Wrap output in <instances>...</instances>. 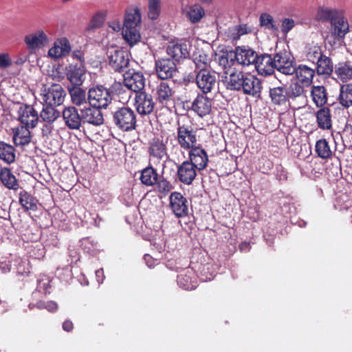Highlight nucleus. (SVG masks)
Listing matches in <instances>:
<instances>
[{"instance_id":"obj_56","label":"nucleus","mask_w":352,"mask_h":352,"mask_svg":"<svg viewBox=\"0 0 352 352\" xmlns=\"http://www.w3.org/2000/svg\"><path fill=\"white\" fill-rule=\"evenodd\" d=\"M110 96L113 99L114 96H120L126 92L128 89L126 83H121L120 82H114L109 88H107Z\"/></svg>"},{"instance_id":"obj_54","label":"nucleus","mask_w":352,"mask_h":352,"mask_svg":"<svg viewBox=\"0 0 352 352\" xmlns=\"http://www.w3.org/2000/svg\"><path fill=\"white\" fill-rule=\"evenodd\" d=\"M195 54H199L194 58V63L195 65L194 73H197L198 71L203 68L204 69H209L207 65L206 54L203 50H198Z\"/></svg>"},{"instance_id":"obj_18","label":"nucleus","mask_w":352,"mask_h":352,"mask_svg":"<svg viewBox=\"0 0 352 352\" xmlns=\"http://www.w3.org/2000/svg\"><path fill=\"white\" fill-rule=\"evenodd\" d=\"M39 117L37 111L31 105L21 107L19 110V120L25 125L24 127L34 128L38 121Z\"/></svg>"},{"instance_id":"obj_13","label":"nucleus","mask_w":352,"mask_h":352,"mask_svg":"<svg viewBox=\"0 0 352 352\" xmlns=\"http://www.w3.org/2000/svg\"><path fill=\"white\" fill-rule=\"evenodd\" d=\"M190 47L186 42L171 43L167 47L166 52L171 60L179 63L190 56Z\"/></svg>"},{"instance_id":"obj_3","label":"nucleus","mask_w":352,"mask_h":352,"mask_svg":"<svg viewBox=\"0 0 352 352\" xmlns=\"http://www.w3.org/2000/svg\"><path fill=\"white\" fill-rule=\"evenodd\" d=\"M87 101L90 105L107 109L111 104L112 98L107 87L103 85H96L89 89Z\"/></svg>"},{"instance_id":"obj_61","label":"nucleus","mask_w":352,"mask_h":352,"mask_svg":"<svg viewBox=\"0 0 352 352\" xmlns=\"http://www.w3.org/2000/svg\"><path fill=\"white\" fill-rule=\"evenodd\" d=\"M157 188L159 192L166 195L171 190L173 186L166 179H162L157 182Z\"/></svg>"},{"instance_id":"obj_29","label":"nucleus","mask_w":352,"mask_h":352,"mask_svg":"<svg viewBox=\"0 0 352 352\" xmlns=\"http://www.w3.org/2000/svg\"><path fill=\"white\" fill-rule=\"evenodd\" d=\"M269 95L272 102L275 105L286 106L287 104H289L286 86L285 85L270 88Z\"/></svg>"},{"instance_id":"obj_60","label":"nucleus","mask_w":352,"mask_h":352,"mask_svg":"<svg viewBox=\"0 0 352 352\" xmlns=\"http://www.w3.org/2000/svg\"><path fill=\"white\" fill-rule=\"evenodd\" d=\"M14 258V256L12 255H10V257L0 258V271L2 273L6 274L12 270Z\"/></svg>"},{"instance_id":"obj_30","label":"nucleus","mask_w":352,"mask_h":352,"mask_svg":"<svg viewBox=\"0 0 352 352\" xmlns=\"http://www.w3.org/2000/svg\"><path fill=\"white\" fill-rule=\"evenodd\" d=\"M141 23V13L138 8H129L126 10L124 27H138Z\"/></svg>"},{"instance_id":"obj_26","label":"nucleus","mask_w":352,"mask_h":352,"mask_svg":"<svg viewBox=\"0 0 352 352\" xmlns=\"http://www.w3.org/2000/svg\"><path fill=\"white\" fill-rule=\"evenodd\" d=\"M25 43L30 50H35L43 47L48 41L46 34L43 30H38L25 36Z\"/></svg>"},{"instance_id":"obj_17","label":"nucleus","mask_w":352,"mask_h":352,"mask_svg":"<svg viewBox=\"0 0 352 352\" xmlns=\"http://www.w3.org/2000/svg\"><path fill=\"white\" fill-rule=\"evenodd\" d=\"M188 160L198 170H202L207 166L208 157L206 151L199 144L189 150Z\"/></svg>"},{"instance_id":"obj_38","label":"nucleus","mask_w":352,"mask_h":352,"mask_svg":"<svg viewBox=\"0 0 352 352\" xmlns=\"http://www.w3.org/2000/svg\"><path fill=\"white\" fill-rule=\"evenodd\" d=\"M315 64H316V67L314 69L319 76H329L333 71V65L331 58L325 55Z\"/></svg>"},{"instance_id":"obj_64","label":"nucleus","mask_w":352,"mask_h":352,"mask_svg":"<svg viewBox=\"0 0 352 352\" xmlns=\"http://www.w3.org/2000/svg\"><path fill=\"white\" fill-rule=\"evenodd\" d=\"M60 48V52L63 54V56L68 54L71 51V45L67 38H62L58 40L57 43H55Z\"/></svg>"},{"instance_id":"obj_44","label":"nucleus","mask_w":352,"mask_h":352,"mask_svg":"<svg viewBox=\"0 0 352 352\" xmlns=\"http://www.w3.org/2000/svg\"><path fill=\"white\" fill-rule=\"evenodd\" d=\"M199 278L203 282L212 280L216 274L215 269L212 263L201 264L197 268Z\"/></svg>"},{"instance_id":"obj_52","label":"nucleus","mask_w":352,"mask_h":352,"mask_svg":"<svg viewBox=\"0 0 352 352\" xmlns=\"http://www.w3.org/2000/svg\"><path fill=\"white\" fill-rule=\"evenodd\" d=\"M259 57L260 56L252 49L243 47V66L253 65L255 67Z\"/></svg>"},{"instance_id":"obj_20","label":"nucleus","mask_w":352,"mask_h":352,"mask_svg":"<svg viewBox=\"0 0 352 352\" xmlns=\"http://www.w3.org/2000/svg\"><path fill=\"white\" fill-rule=\"evenodd\" d=\"M197 168L188 160L177 166V175L179 182L190 185L197 176Z\"/></svg>"},{"instance_id":"obj_37","label":"nucleus","mask_w":352,"mask_h":352,"mask_svg":"<svg viewBox=\"0 0 352 352\" xmlns=\"http://www.w3.org/2000/svg\"><path fill=\"white\" fill-rule=\"evenodd\" d=\"M30 128L21 126L14 131L13 140L16 146H26L31 142L32 137L31 133L29 130Z\"/></svg>"},{"instance_id":"obj_48","label":"nucleus","mask_w":352,"mask_h":352,"mask_svg":"<svg viewBox=\"0 0 352 352\" xmlns=\"http://www.w3.org/2000/svg\"><path fill=\"white\" fill-rule=\"evenodd\" d=\"M26 249L29 256L34 259H41L44 257L45 254V247L41 243L36 242L29 244Z\"/></svg>"},{"instance_id":"obj_35","label":"nucleus","mask_w":352,"mask_h":352,"mask_svg":"<svg viewBox=\"0 0 352 352\" xmlns=\"http://www.w3.org/2000/svg\"><path fill=\"white\" fill-rule=\"evenodd\" d=\"M311 96L313 102L318 107H321L327 103V93L324 86H313L311 87Z\"/></svg>"},{"instance_id":"obj_25","label":"nucleus","mask_w":352,"mask_h":352,"mask_svg":"<svg viewBox=\"0 0 352 352\" xmlns=\"http://www.w3.org/2000/svg\"><path fill=\"white\" fill-rule=\"evenodd\" d=\"M331 31L333 36L337 39L343 38L349 32V23L343 16L342 12L331 23Z\"/></svg>"},{"instance_id":"obj_51","label":"nucleus","mask_w":352,"mask_h":352,"mask_svg":"<svg viewBox=\"0 0 352 352\" xmlns=\"http://www.w3.org/2000/svg\"><path fill=\"white\" fill-rule=\"evenodd\" d=\"M324 56L321 47L317 45H311L307 48L306 57L309 62L315 64Z\"/></svg>"},{"instance_id":"obj_43","label":"nucleus","mask_w":352,"mask_h":352,"mask_svg":"<svg viewBox=\"0 0 352 352\" xmlns=\"http://www.w3.org/2000/svg\"><path fill=\"white\" fill-rule=\"evenodd\" d=\"M59 116L60 112L55 109V106L45 103L40 113V118L43 122L53 123Z\"/></svg>"},{"instance_id":"obj_16","label":"nucleus","mask_w":352,"mask_h":352,"mask_svg":"<svg viewBox=\"0 0 352 352\" xmlns=\"http://www.w3.org/2000/svg\"><path fill=\"white\" fill-rule=\"evenodd\" d=\"M170 208L177 217L188 214V208L186 199L179 192H173L169 197Z\"/></svg>"},{"instance_id":"obj_10","label":"nucleus","mask_w":352,"mask_h":352,"mask_svg":"<svg viewBox=\"0 0 352 352\" xmlns=\"http://www.w3.org/2000/svg\"><path fill=\"white\" fill-rule=\"evenodd\" d=\"M124 82L129 90L136 94L143 91L145 87V78L141 72H136L134 69H128L123 74Z\"/></svg>"},{"instance_id":"obj_34","label":"nucleus","mask_w":352,"mask_h":352,"mask_svg":"<svg viewBox=\"0 0 352 352\" xmlns=\"http://www.w3.org/2000/svg\"><path fill=\"white\" fill-rule=\"evenodd\" d=\"M19 201L25 211L37 210L38 200L25 190L20 191Z\"/></svg>"},{"instance_id":"obj_27","label":"nucleus","mask_w":352,"mask_h":352,"mask_svg":"<svg viewBox=\"0 0 352 352\" xmlns=\"http://www.w3.org/2000/svg\"><path fill=\"white\" fill-rule=\"evenodd\" d=\"M254 69L263 76L272 74L275 69L273 56L267 54L261 55Z\"/></svg>"},{"instance_id":"obj_50","label":"nucleus","mask_w":352,"mask_h":352,"mask_svg":"<svg viewBox=\"0 0 352 352\" xmlns=\"http://www.w3.org/2000/svg\"><path fill=\"white\" fill-rule=\"evenodd\" d=\"M204 15V9L199 4H195L190 6L187 12L188 19L193 23L199 22Z\"/></svg>"},{"instance_id":"obj_49","label":"nucleus","mask_w":352,"mask_h":352,"mask_svg":"<svg viewBox=\"0 0 352 352\" xmlns=\"http://www.w3.org/2000/svg\"><path fill=\"white\" fill-rule=\"evenodd\" d=\"M341 13V11L336 9L320 8L318 10L316 18L319 21L331 23Z\"/></svg>"},{"instance_id":"obj_11","label":"nucleus","mask_w":352,"mask_h":352,"mask_svg":"<svg viewBox=\"0 0 352 352\" xmlns=\"http://www.w3.org/2000/svg\"><path fill=\"white\" fill-rule=\"evenodd\" d=\"M101 108L90 105L89 103L80 109L82 113L83 124H89L93 126H100L104 123L103 114Z\"/></svg>"},{"instance_id":"obj_28","label":"nucleus","mask_w":352,"mask_h":352,"mask_svg":"<svg viewBox=\"0 0 352 352\" xmlns=\"http://www.w3.org/2000/svg\"><path fill=\"white\" fill-rule=\"evenodd\" d=\"M286 91L289 105L291 101L305 100L306 98L304 85L298 81H291L288 87L286 86Z\"/></svg>"},{"instance_id":"obj_36","label":"nucleus","mask_w":352,"mask_h":352,"mask_svg":"<svg viewBox=\"0 0 352 352\" xmlns=\"http://www.w3.org/2000/svg\"><path fill=\"white\" fill-rule=\"evenodd\" d=\"M338 100L344 108L352 106V84H344L340 86Z\"/></svg>"},{"instance_id":"obj_39","label":"nucleus","mask_w":352,"mask_h":352,"mask_svg":"<svg viewBox=\"0 0 352 352\" xmlns=\"http://www.w3.org/2000/svg\"><path fill=\"white\" fill-rule=\"evenodd\" d=\"M157 99L162 104H167L172 98L173 91L165 82H161L156 88Z\"/></svg>"},{"instance_id":"obj_15","label":"nucleus","mask_w":352,"mask_h":352,"mask_svg":"<svg viewBox=\"0 0 352 352\" xmlns=\"http://www.w3.org/2000/svg\"><path fill=\"white\" fill-rule=\"evenodd\" d=\"M65 125L72 130H78L82 126V113L74 106L64 108L62 112Z\"/></svg>"},{"instance_id":"obj_9","label":"nucleus","mask_w":352,"mask_h":352,"mask_svg":"<svg viewBox=\"0 0 352 352\" xmlns=\"http://www.w3.org/2000/svg\"><path fill=\"white\" fill-rule=\"evenodd\" d=\"M155 69L157 76L162 80L172 78L177 72L176 63L170 58L155 60Z\"/></svg>"},{"instance_id":"obj_58","label":"nucleus","mask_w":352,"mask_h":352,"mask_svg":"<svg viewBox=\"0 0 352 352\" xmlns=\"http://www.w3.org/2000/svg\"><path fill=\"white\" fill-rule=\"evenodd\" d=\"M81 246L85 252L91 254L98 250V242L89 237L83 239L81 241Z\"/></svg>"},{"instance_id":"obj_7","label":"nucleus","mask_w":352,"mask_h":352,"mask_svg":"<svg viewBox=\"0 0 352 352\" xmlns=\"http://www.w3.org/2000/svg\"><path fill=\"white\" fill-rule=\"evenodd\" d=\"M274 66L280 73L291 76L295 65L294 58L287 50H280L273 56Z\"/></svg>"},{"instance_id":"obj_53","label":"nucleus","mask_w":352,"mask_h":352,"mask_svg":"<svg viewBox=\"0 0 352 352\" xmlns=\"http://www.w3.org/2000/svg\"><path fill=\"white\" fill-rule=\"evenodd\" d=\"M148 17L151 20H155L160 16L161 12L160 0H148Z\"/></svg>"},{"instance_id":"obj_46","label":"nucleus","mask_w":352,"mask_h":352,"mask_svg":"<svg viewBox=\"0 0 352 352\" xmlns=\"http://www.w3.org/2000/svg\"><path fill=\"white\" fill-rule=\"evenodd\" d=\"M315 151L318 156L323 160L329 159L332 155L331 149L326 139H320L316 142Z\"/></svg>"},{"instance_id":"obj_63","label":"nucleus","mask_w":352,"mask_h":352,"mask_svg":"<svg viewBox=\"0 0 352 352\" xmlns=\"http://www.w3.org/2000/svg\"><path fill=\"white\" fill-rule=\"evenodd\" d=\"M105 20L104 14L102 13H96L94 14L90 21V26L92 28H98L101 27Z\"/></svg>"},{"instance_id":"obj_1","label":"nucleus","mask_w":352,"mask_h":352,"mask_svg":"<svg viewBox=\"0 0 352 352\" xmlns=\"http://www.w3.org/2000/svg\"><path fill=\"white\" fill-rule=\"evenodd\" d=\"M239 56H242V47L238 46L235 50H226L218 56L219 65L227 69L225 74L229 75L223 80L227 89L239 91L242 88V71L237 70L236 67L232 68V66L242 65Z\"/></svg>"},{"instance_id":"obj_59","label":"nucleus","mask_w":352,"mask_h":352,"mask_svg":"<svg viewBox=\"0 0 352 352\" xmlns=\"http://www.w3.org/2000/svg\"><path fill=\"white\" fill-rule=\"evenodd\" d=\"M51 280L48 276H41L37 280V290L45 294L50 293Z\"/></svg>"},{"instance_id":"obj_47","label":"nucleus","mask_w":352,"mask_h":352,"mask_svg":"<svg viewBox=\"0 0 352 352\" xmlns=\"http://www.w3.org/2000/svg\"><path fill=\"white\" fill-rule=\"evenodd\" d=\"M157 173L153 167H147L142 170L141 182L148 186H153L157 182Z\"/></svg>"},{"instance_id":"obj_22","label":"nucleus","mask_w":352,"mask_h":352,"mask_svg":"<svg viewBox=\"0 0 352 352\" xmlns=\"http://www.w3.org/2000/svg\"><path fill=\"white\" fill-rule=\"evenodd\" d=\"M243 94L255 98L260 97L261 83L258 78L250 73L243 75Z\"/></svg>"},{"instance_id":"obj_6","label":"nucleus","mask_w":352,"mask_h":352,"mask_svg":"<svg viewBox=\"0 0 352 352\" xmlns=\"http://www.w3.org/2000/svg\"><path fill=\"white\" fill-rule=\"evenodd\" d=\"M42 95L45 104L56 107L63 103L66 93L60 84L54 83L45 86L42 90Z\"/></svg>"},{"instance_id":"obj_33","label":"nucleus","mask_w":352,"mask_h":352,"mask_svg":"<svg viewBox=\"0 0 352 352\" xmlns=\"http://www.w3.org/2000/svg\"><path fill=\"white\" fill-rule=\"evenodd\" d=\"M335 74L342 81H347L352 78V62L345 61L337 64L335 67Z\"/></svg>"},{"instance_id":"obj_24","label":"nucleus","mask_w":352,"mask_h":352,"mask_svg":"<svg viewBox=\"0 0 352 352\" xmlns=\"http://www.w3.org/2000/svg\"><path fill=\"white\" fill-rule=\"evenodd\" d=\"M85 74V67L82 64H72L67 67V78L74 86H80L82 84Z\"/></svg>"},{"instance_id":"obj_14","label":"nucleus","mask_w":352,"mask_h":352,"mask_svg":"<svg viewBox=\"0 0 352 352\" xmlns=\"http://www.w3.org/2000/svg\"><path fill=\"white\" fill-rule=\"evenodd\" d=\"M295 74L296 81L299 82L304 86L309 87L313 82L316 75V69L305 64H300L294 67L292 75Z\"/></svg>"},{"instance_id":"obj_2","label":"nucleus","mask_w":352,"mask_h":352,"mask_svg":"<svg viewBox=\"0 0 352 352\" xmlns=\"http://www.w3.org/2000/svg\"><path fill=\"white\" fill-rule=\"evenodd\" d=\"M113 123L123 131L135 129L136 126V115L135 111L128 107L119 108L113 113Z\"/></svg>"},{"instance_id":"obj_21","label":"nucleus","mask_w":352,"mask_h":352,"mask_svg":"<svg viewBox=\"0 0 352 352\" xmlns=\"http://www.w3.org/2000/svg\"><path fill=\"white\" fill-rule=\"evenodd\" d=\"M148 152L150 157L158 160L166 157L167 148L162 137H154L148 142Z\"/></svg>"},{"instance_id":"obj_31","label":"nucleus","mask_w":352,"mask_h":352,"mask_svg":"<svg viewBox=\"0 0 352 352\" xmlns=\"http://www.w3.org/2000/svg\"><path fill=\"white\" fill-rule=\"evenodd\" d=\"M0 180L3 186L8 189L16 190L19 187L17 179L9 168L3 167L1 168Z\"/></svg>"},{"instance_id":"obj_8","label":"nucleus","mask_w":352,"mask_h":352,"mask_svg":"<svg viewBox=\"0 0 352 352\" xmlns=\"http://www.w3.org/2000/svg\"><path fill=\"white\" fill-rule=\"evenodd\" d=\"M196 74L195 82L202 94L212 91L217 83L215 73L210 69H200Z\"/></svg>"},{"instance_id":"obj_32","label":"nucleus","mask_w":352,"mask_h":352,"mask_svg":"<svg viewBox=\"0 0 352 352\" xmlns=\"http://www.w3.org/2000/svg\"><path fill=\"white\" fill-rule=\"evenodd\" d=\"M69 92L74 104L76 106L88 104L87 93L80 86H73L69 89Z\"/></svg>"},{"instance_id":"obj_62","label":"nucleus","mask_w":352,"mask_h":352,"mask_svg":"<svg viewBox=\"0 0 352 352\" xmlns=\"http://www.w3.org/2000/svg\"><path fill=\"white\" fill-rule=\"evenodd\" d=\"M247 216L249 217L250 219L252 221H256V219H258L259 214L258 204L255 200H253L251 202V206L248 208V210H247Z\"/></svg>"},{"instance_id":"obj_41","label":"nucleus","mask_w":352,"mask_h":352,"mask_svg":"<svg viewBox=\"0 0 352 352\" xmlns=\"http://www.w3.org/2000/svg\"><path fill=\"white\" fill-rule=\"evenodd\" d=\"M317 122L319 128L329 130L331 128L330 111L328 108L320 109L316 113Z\"/></svg>"},{"instance_id":"obj_19","label":"nucleus","mask_w":352,"mask_h":352,"mask_svg":"<svg viewBox=\"0 0 352 352\" xmlns=\"http://www.w3.org/2000/svg\"><path fill=\"white\" fill-rule=\"evenodd\" d=\"M136 109L141 115H148L153 112L155 102L151 94L140 91L135 96Z\"/></svg>"},{"instance_id":"obj_12","label":"nucleus","mask_w":352,"mask_h":352,"mask_svg":"<svg viewBox=\"0 0 352 352\" xmlns=\"http://www.w3.org/2000/svg\"><path fill=\"white\" fill-rule=\"evenodd\" d=\"M198 276L192 267H188L182 270L177 276V285L185 290L195 289L197 284Z\"/></svg>"},{"instance_id":"obj_42","label":"nucleus","mask_w":352,"mask_h":352,"mask_svg":"<svg viewBox=\"0 0 352 352\" xmlns=\"http://www.w3.org/2000/svg\"><path fill=\"white\" fill-rule=\"evenodd\" d=\"M13 262L12 271L16 273V275L27 276L30 274V265L28 260L14 256Z\"/></svg>"},{"instance_id":"obj_4","label":"nucleus","mask_w":352,"mask_h":352,"mask_svg":"<svg viewBox=\"0 0 352 352\" xmlns=\"http://www.w3.org/2000/svg\"><path fill=\"white\" fill-rule=\"evenodd\" d=\"M130 54L122 49H113L107 52L108 63L115 72L122 73L127 71L130 63Z\"/></svg>"},{"instance_id":"obj_57","label":"nucleus","mask_w":352,"mask_h":352,"mask_svg":"<svg viewBox=\"0 0 352 352\" xmlns=\"http://www.w3.org/2000/svg\"><path fill=\"white\" fill-rule=\"evenodd\" d=\"M56 274L62 281L67 282L72 278L73 274L71 264L63 267H58Z\"/></svg>"},{"instance_id":"obj_23","label":"nucleus","mask_w":352,"mask_h":352,"mask_svg":"<svg viewBox=\"0 0 352 352\" xmlns=\"http://www.w3.org/2000/svg\"><path fill=\"white\" fill-rule=\"evenodd\" d=\"M211 101L204 96V94H198L191 104V109L199 116L204 117L210 113L211 111Z\"/></svg>"},{"instance_id":"obj_40","label":"nucleus","mask_w":352,"mask_h":352,"mask_svg":"<svg viewBox=\"0 0 352 352\" xmlns=\"http://www.w3.org/2000/svg\"><path fill=\"white\" fill-rule=\"evenodd\" d=\"M0 159L8 164L15 161V148L13 146L0 141Z\"/></svg>"},{"instance_id":"obj_5","label":"nucleus","mask_w":352,"mask_h":352,"mask_svg":"<svg viewBox=\"0 0 352 352\" xmlns=\"http://www.w3.org/2000/svg\"><path fill=\"white\" fill-rule=\"evenodd\" d=\"M177 140L180 147L184 150H190L197 146V130L191 126L182 125L177 129Z\"/></svg>"},{"instance_id":"obj_45","label":"nucleus","mask_w":352,"mask_h":352,"mask_svg":"<svg viewBox=\"0 0 352 352\" xmlns=\"http://www.w3.org/2000/svg\"><path fill=\"white\" fill-rule=\"evenodd\" d=\"M122 34L124 39L131 46L139 42L141 38L138 27H123Z\"/></svg>"},{"instance_id":"obj_55","label":"nucleus","mask_w":352,"mask_h":352,"mask_svg":"<svg viewBox=\"0 0 352 352\" xmlns=\"http://www.w3.org/2000/svg\"><path fill=\"white\" fill-rule=\"evenodd\" d=\"M260 25L266 29L275 32L278 30L273 17L267 13H262L259 18Z\"/></svg>"}]
</instances>
